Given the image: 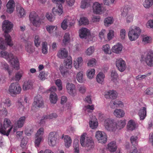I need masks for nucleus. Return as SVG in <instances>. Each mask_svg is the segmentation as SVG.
Listing matches in <instances>:
<instances>
[{
  "label": "nucleus",
  "mask_w": 153,
  "mask_h": 153,
  "mask_svg": "<svg viewBox=\"0 0 153 153\" xmlns=\"http://www.w3.org/2000/svg\"><path fill=\"white\" fill-rule=\"evenodd\" d=\"M126 120H120L117 122L110 118H108L104 120L103 126L106 130L108 131L114 132L117 129H121L126 125Z\"/></svg>",
  "instance_id": "nucleus-1"
},
{
  "label": "nucleus",
  "mask_w": 153,
  "mask_h": 153,
  "mask_svg": "<svg viewBox=\"0 0 153 153\" xmlns=\"http://www.w3.org/2000/svg\"><path fill=\"white\" fill-rule=\"evenodd\" d=\"M13 25L10 21L5 20L3 22L2 25V30L5 34L4 35L5 40L7 44L10 47L13 45L11 37L8 33L10 32L13 29Z\"/></svg>",
  "instance_id": "nucleus-2"
},
{
  "label": "nucleus",
  "mask_w": 153,
  "mask_h": 153,
  "mask_svg": "<svg viewBox=\"0 0 153 153\" xmlns=\"http://www.w3.org/2000/svg\"><path fill=\"white\" fill-rule=\"evenodd\" d=\"M0 57L5 59L13 66L14 68L16 70H19L20 64L18 58L11 53H9L6 51H2L0 52Z\"/></svg>",
  "instance_id": "nucleus-3"
},
{
  "label": "nucleus",
  "mask_w": 153,
  "mask_h": 153,
  "mask_svg": "<svg viewBox=\"0 0 153 153\" xmlns=\"http://www.w3.org/2000/svg\"><path fill=\"white\" fill-rule=\"evenodd\" d=\"M80 142L81 146L89 150L94 147V143L92 138L88 136L85 133H83L81 136Z\"/></svg>",
  "instance_id": "nucleus-4"
},
{
  "label": "nucleus",
  "mask_w": 153,
  "mask_h": 153,
  "mask_svg": "<svg viewBox=\"0 0 153 153\" xmlns=\"http://www.w3.org/2000/svg\"><path fill=\"white\" fill-rule=\"evenodd\" d=\"M141 32L140 28L137 26H131L128 32V36L129 40L133 41L137 40L139 37Z\"/></svg>",
  "instance_id": "nucleus-5"
},
{
  "label": "nucleus",
  "mask_w": 153,
  "mask_h": 153,
  "mask_svg": "<svg viewBox=\"0 0 153 153\" xmlns=\"http://www.w3.org/2000/svg\"><path fill=\"white\" fill-rule=\"evenodd\" d=\"M11 122L7 118L4 119L3 122V127L2 125H0V133L8 136L11 130L13 128V125L11 126Z\"/></svg>",
  "instance_id": "nucleus-6"
},
{
  "label": "nucleus",
  "mask_w": 153,
  "mask_h": 153,
  "mask_svg": "<svg viewBox=\"0 0 153 153\" xmlns=\"http://www.w3.org/2000/svg\"><path fill=\"white\" fill-rule=\"evenodd\" d=\"M121 16L123 18L126 17V21L127 23H129L133 21L134 15L131 9L130 8H124L121 13Z\"/></svg>",
  "instance_id": "nucleus-7"
},
{
  "label": "nucleus",
  "mask_w": 153,
  "mask_h": 153,
  "mask_svg": "<svg viewBox=\"0 0 153 153\" xmlns=\"http://www.w3.org/2000/svg\"><path fill=\"white\" fill-rule=\"evenodd\" d=\"M21 91L20 85L17 82L12 83L10 85L8 90L9 94L12 96L20 94Z\"/></svg>",
  "instance_id": "nucleus-8"
},
{
  "label": "nucleus",
  "mask_w": 153,
  "mask_h": 153,
  "mask_svg": "<svg viewBox=\"0 0 153 153\" xmlns=\"http://www.w3.org/2000/svg\"><path fill=\"white\" fill-rule=\"evenodd\" d=\"M30 23L36 27H39L41 24V19L37 13L34 11L31 12L29 15Z\"/></svg>",
  "instance_id": "nucleus-9"
},
{
  "label": "nucleus",
  "mask_w": 153,
  "mask_h": 153,
  "mask_svg": "<svg viewBox=\"0 0 153 153\" xmlns=\"http://www.w3.org/2000/svg\"><path fill=\"white\" fill-rule=\"evenodd\" d=\"M58 135L56 131L51 132L48 137V143L51 146L53 147L58 143Z\"/></svg>",
  "instance_id": "nucleus-10"
},
{
  "label": "nucleus",
  "mask_w": 153,
  "mask_h": 153,
  "mask_svg": "<svg viewBox=\"0 0 153 153\" xmlns=\"http://www.w3.org/2000/svg\"><path fill=\"white\" fill-rule=\"evenodd\" d=\"M95 136L98 143L102 144H105L106 143L107 140V136L104 132L98 131L96 132Z\"/></svg>",
  "instance_id": "nucleus-11"
},
{
  "label": "nucleus",
  "mask_w": 153,
  "mask_h": 153,
  "mask_svg": "<svg viewBox=\"0 0 153 153\" xmlns=\"http://www.w3.org/2000/svg\"><path fill=\"white\" fill-rule=\"evenodd\" d=\"M92 8L93 12L97 14L102 13L104 10V8L102 4H100L97 2H95L93 3Z\"/></svg>",
  "instance_id": "nucleus-12"
},
{
  "label": "nucleus",
  "mask_w": 153,
  "mask_h": 153,
  "mask_svg": "<svg viewBox=\"0 0 153 153\" xmlns=\"http://www.w3.org/2000/svg\"><path fill=\"white\" fill-rule=\"evenodd\" d=\"M44 103L43 98L40 95H37L35 97L34 101L32 105V108L43 107Z\"/></svg>",
  "instance_id": "nucleus-13"
},
{
  "label": "nucleus",
  "mask_w": 153,
  "mask_h": 153,
  "mask_svg": "<svg viewBox=\"0 0 153 153\" xmlns=\"http://www.w3.org/2000/svg\"><path fill=\"white\" fill-rule=\"evenodd\" d=\"M116 65L118 70L121 72L124 71L126 68L125 62L121 58H119L116 60Z\"/></svg>",
  "instance_id": "nucleus-14"
},
{
  "label": "nucleus",
  "mask_w": 153,
  "mask_h": 153,
  "mask_svg": "<svg viewBox=\"0 0 153 153\" xmlns=\"http://www.w3.org/2000/svg\"><path fill=\"white\" fill-rule=\"evenodd\" d=\"M26 119V117L25 116H22L19 118L17 121V124L15 123L13 125V131L16 132L18 130L19 128H21L23 127Z\"/></svg>",
  "instance_id": "nucleus-15"
},
{
  "label": "nucleus",
  "mask_w": 153,
  "mask_h": 153,
  "mask_svg": "<svg viewBox=\"0 0 153 153\" xmlns=\"http://www.w3.org/2000/svg\"><path fill=\"white\" fill-rule=\"evenodd\" d=\"M66 88L67 92L72 96H74L76 94L75 86L74 84L68 82L67 83Z\"/></svg>",
  "instance_id": "nucleus-16"
},
{
  "label": "nucleus",
  "mask_w": 153,
  "mask_h": 153,
  "mask_svg": "<svg viewBox=\"0 0 153 153\" xmlns=\"http://www.w3.org/2000/svg\"><path fill=\"white\" fill-rule=\"evenodd\" d=\"M145 61L146 65L149 66H153V52L149 51L145 58Z\"/></svg>",
  "instance_id": "nucleus-17"
},
{
  "label": "nucleus",
  "mask_w": 153,
  "mask_h": 153,
  "mask_svg": "<svg viewBox=\"0 0 153 153\" xmlns=\"http://www.w3.org/2000/svg\"><path fill=\"white\" fill-rule=\"evenodd\" d=\"M25 51L29 54L33 53L35 51V48L33 45V43L30 41H27L25 42Z\"/></svg>",
  "instance_id": "nucleus-18"
},
{
  "label": "nucleus",
  "mask_w": 153,
  "mask_h": 153,
  "mask_svg": "<svg viewBox=\"0 0 153 153\" xmlns=\"http://www.w3.org/2000/svg\"><path fill=\"white\" fill-rule=\"evenodd\" d=\"M71 18L70 17H68L65 18L61 24V27L63 30H66L68 25L71 27L74 25V23L71 20Z\"/></svg>",
  "instance_id": "nucleus-19"
},
{
  "label": "nucleus",
  "mask_w": 153,
  "mask_h": 153,
  "mask_svg": "<svg viewBox=\"0 0 153 153\" xmlns=\"http://www.w3.org/2000/svg\"><path fill=\"white\" fill-rule=\"evenodd\" d=\"M79 33L81 38L86 39L90 35V31L86 28L82 27L79 30Z\"/></svg>",
  "instance_id": "nucleus-20"
},
{
  "label": "nucleus",
  "mask_w": 153,
  "mask_h": 153,
  "mask_svg": "<svg viewBox=\"0 0 153 153\" xmlns=\"http://www.w3.org/2000/svg\"><path fill=\"white\" fill-rule=\"evenodd\" d=\"M117 92L114 90L107 91L104 94V97L106 99H115L117 97Z\"/></svg>",
  "instance_id": "nucleus-21"
},
{
  "label": "nucleus",
  "mask_w": 153,
  "mask_h": 153,
  "mask_svg": "<svg viewBox=\"0 0 153 153\" xmlns=\"http://www.w3.org/2000/svg\"><path fill=\"white\" fill-rule=\"evenodd\" d=\"M123 46L120 43H117L111 48V51L114 53L119 54L121 53L123 50Z\"/></svg>",
  "instance_id": "nucleus-22"
},
{
  "label": "nucleus",
  "mask_w": 153,
  "mask_h": 153,
  "mask_svg": "<svg viewBox=\"0 0 153 153\" xmlns=\"http://www.w3.org/2000/svg\"><path fill=\"white\" fill-rule=\"evenodd\" d=\"M82 58V57H78L74 61L73 65L75 69L79 70L83 65Z\"/></svg>",
  "instance_id": "nucleus-23"
},
{
  "label": "nucleus",
  "mask_w": 153,
  "mask_h": 153,
  "mask_svg": "<svg viewBox=\"0 0 153 153\" xmlns=\"http://www.w3.org/2000/svg\"><path fill=\"white\" fill-rule=\"evenodd\" d=\"M138 115L140 120H143L146 116V106L144 105L139 109L138 111Z\"/></svg>",
  "instance_id": "nucleus-24"
},
{
  "label": "nucleus",
  "mask_w": 153,
  "mask_h": 153,
  "mask_svg": "<svg viewBox=\"0 0 153 153\" xmlns=\"http://www.w3.org/2000/svg\"><path fill=\"white\" fill-rule=\"evenodd\" d=\"M0 68L7 71L9 76L12 75L13 70L9 67L8 65L6 62H0Z\"/></svg>",
  "instance_id": "nucleus-25"
},
{
  "label": "nucleus",
  "mask_w": 153,
  "mask_h": 153,
  "mask_svg": "<svg viewBox=\"0 0 153 153\" xmlns=\"http://www.w3.org/2000/svg\"><path fill=\"white\" fill-rule=\"evenodd\" d=\"M57 116V114L56 113H52L49 114L44 115L42 117L40 121V123L41 124H42L45 122V121L47 120L56 118Z\"/></svg>",
  "instance_id": "nucleus-26"
},
{
  "label": "nucleus",
  "mask_w": 153,
  "mask_h": 153,
  "mask_svg": "<svg viewBox=\"0 0 153 153\" xmlns=\"http://www.w3.org/2000/svg\"><path fill=\"white\" fill-rule=\"evenodd\" d=\"M7 11L9 13H12L15 9V3L13 0H9L7 5Z\"/></svg>",
  "instance_id": "nucleus-27"
},
{
  "label": "nucleus",
  "mask_w": 153,
  "mask_h": 153,
  "mask_svg": "<svg viewBox=\"0 0 153 153\" xmlns=\"http://www.w3.org/2000/svg\"><path fill=\"white\" fill-rule=\"evenodd\" d=\"M53 13L55 15L60 16L63 12V8L62 4L57 5L55 7H54L52 9Z\"/></svg>",
  "instance_id": "nucleus-28"
},
{
  "label": "nucleus",
  "mask_w": 153,
  "mask_h": 153,
  "mask_svg": "<svg viewBox=\"0 0 153 153\" xmlns=\"http://www.w3.org/2000/svg\"><path fill=\"white\" fill-rule=\"evenodd\" d=\"M62 138L63 140L65 146L66 148H69L71 146L72 143V140L70 137L68 135H65L63 134Z\"/></svg>",
  "instance_id": "nucleus-29"
},
{
  "label": "nucleus",
  "mask_w": 153,
  "mask_h": 153,
  "mask_svg": "<svg viewBox=\"0 0 153 153\" xmlns=\"http://www.w3.org/2000/svg\"><path fill=\"white\" fill-rule=\"evenodd\" d=\"M48 32L50 34L53 33L56 37H57V27L56 25H48L46 27Z\"/></svg>",
  "instance_id": "nucleus-30"
},
{
  "label": "nucleus",
  "mask_w": 153,
  "mask_h": 153,
  "mask_svg": "<svg viewBox=\"0 0 153 153\" xmlns=\"http://www.w3.org/2000/svg\"><path fill=\"white\" fill-rule=\"evenodd\" d=\"M16 13L18 17L20 18L24 17L26 15V12L24 9L20 6L16 7Z\"/></svg>",
  "instance_id": "nucleus-31"
},
{
  "label": "nucleus",
  "mask_w": 153,
  "mask_h": 153,
  "mask_svg": "<svg viewBox=\"0 0 153 153\" xmlns=\"http://www.w3.org/2000/svg\"><path fill=\"white\" fill-rule=\"evenodd\" d=\"M68 51L65 48H62L59 50L57 53V56L59 58L63 59L68 57Z\"/></svg>",
  "instance_id": "nucleus-32"
},
{
  "label": "nucleus",
  "mask_w": 153,
  "mask_h": 153,
  "mask_svg": "<svg viewBox=\"0 0 153 153\" xmlns=\"http://www.w3.org/2000/svg\"><path fill=\"white\" fill-rule=\"evenodd\" d=\"M72 58L68 56L67 59L64 60L63 65L64 67L67 69H71L72 68Z\"/></svg>",
  "instance_id": "nucleus-33"
},
{
  "label": "nucleus",
  "mask_w": 153,
  "mask_h": 153,
  "mask_svg": "<svg viewBox=\"0 0 153 153\" xmlns=\"http://www.w3.org/2000/svg\"><path fill=\"white\" fill-rule=\"evenodd\" d=\"M107 149L109 151L111 152L116 151L117 149L116 142L113 141L109 143L107 145Z\"/></svg>",
  "instance_id": "nucleus-34"
},
{
  "label": "nucleus",
  "mask_w": 153,
  "mask_h": 153,
  "mask_svg": "<svg viewBox=\"0 0 153 153\" xmlns=\"http://www.w3.org/2000/svg\"><path fill=\"white\" fill-rule=\"evenodd\" d=\"M105 78L104 74L102 72H100L97 75L96 79L98 83L101 84H103L104 82V79Z\"/></svg>",
  "instance_id": "nucleus-35"
},
{
  "label": "nucleus",
  "mask_w": 153,
  "mask_h": 153,
  "mask_svg": "<svg viewBox=\"0 0 153 153\" xmlns=\"http://www.w3.org/2000/svg\"><path fill=\"white\" fill-rule=\"evenodd\" d=\"M127 129L129 131H133L136 128V123L135 121L133 120H130L127 124Z\"/></svg>",
  "instance_id": "nucleus-36"
},
{
  "label": "nucleus",
  "mask_w": 153,
  "mask_h": 153,
  "mask_svg": "<svg viewBox=\"0 0 153 153\" xmlns=\"http://www.w3.org/2000/svg\"><path fill=\"white\" fill-rule=\"evenodd\" d=\"M89 126L92 129L96 128L98 126V121L97 119L95 117L91 119L89 122Z\"/></svg>",
  "instance_id": "nucleus-37"
},
{
  "label": "nucleus",
  "mask_w": 153,
  "mask_h": 153,
  "mask_svg": "<svg viewBox=\"0 0 153 153\" xmlns=\"http://www.w3.org/2000/svg\"><path fill=\"white\" fill-rule=\"evenodd\" d=\"M102 50L105 54L110 55L112 53L110 45L106 44L102 46Z\"/></svg>",
  "instance_id": "nucleus-38"
},
{
  "label": "nucleus",
  "mask_w": 153,
  "mask_h": 153,
  "mask_svg": "<svg viewBox=\"0 0 153 153\" xmlns=\"http://www.w3.org/2000/svg\"><path fill=\"white\" fill-rule=\"evenodd\" d=\"M76 78L79 83H83L85 81L83 72L80 71L78 72L76 74Z\"/></svg>",
  "instance_id": "nucleus-39"
},
{
  "label": "nucleus",
  "mask_w": 153,
  "mask_h": 153,
  "mask_svg": "<svg viewBox=\"0 0 153 153\" xmlns=\"http://www.w3.org/2000/svg\"><path fill=\"white\" fill-rule=\"evenodd\" d=\"M71 36L69 33H66L63 36V39L62 41V45H66L69 43L71 41Z\"/></svg>",
  "instance_id": "nucleus-40"
},
{
  "label": "nucleus",
  "mask_w": 153,
  "mask_h": 153,
  "mask_svg": "<svg viewBox=\"0 0 153 153\" xmlns=\"http://www.w3.org/2000/svg\"><path fill=\"white\" fill-rule=\"evenodd\" d=\"M114 115L117 117H122L125 116V113L123 110L120 109H116L113 112Z\"/></svg>",
  "instance_id": "nucleus-41"
},
{
  "label": "nucleus",
  "mask_w": 153,
  "mask_h": 153,
  "mask_svg": "<svg viewBox=\"0 0 153 153\" xmlns=\"http://www.w3.org/2000/svg\"><path fill=\"white\" fill-rule=\"evenodd\" d=\"M95 71L94 69L91 68L88 69L86 72L87 78L89 79H92L94 76Z\"/></svg>",
  "instance_id": "nucleus-42"
},
{
  "label": "nucleus",
  "mask_w": 153,
  "mask_h": 153,
  "mask_svg": "<svg viewBox=\"0 0 153 153\" xmlns=\"http://www.w3.org/2000/svg\"><path fill=\"white\" fill-rule=\"evenodd\" d=\"M118 74L116 71L115 70L112 71L111 72L110 79L116 85L118 83Z\"/></svg>",
  "instance_id": "nucleus-43"
},
{
  "label": "nucleus",
  "mask_w": 153,
  "mask_h": 153,
  "mask_svg": "<svg viewBox=\"0 0 153 153\" xmlns=\"http://www.w3.org/2000/svg\"><path fill=\"white\" fill-rule=\"evenodd\" d=\"M91 2V0H82L80 7L83 9L87 8L90 6Z\"/></svg>",
  "instance_id": "nucleus-44"
},
{
  "label": "nucleus",
  "mask_w": 153,
  "mask_h": 153,
  "mask_svg": "<svg viewBox=\"0 0 153 153\" xmlns=\"http://www.w3.org/2000/svg\"><path fill=\"white\" fill-rule=\"evenodd\" d=\"M24 74L22 70H20L17 72L15 74V77H13L11 79V80L14 79L16 81H19L22 77Z\"/></svg>",
  "instance_id": "nucleus-45"
},
{
  "label": "nucleus",
  "mask_w": 153,
  "mask_h": 153,
  "mask_svg": "<svg viewBox=\"0 0 153 153\" xmlns=\"http://www.w3.org/2000/svg\"><path fill=\"white\" fill-rule=\"evenodd\" d=\"M58 97L57 94L55 93H51L49 97V100L51 103L55 104L57 100Z\"/></svg>",
  "instance_id": "nucleus-46"
},
{
  "label": "nucleus",
  "mask_w": 153,
  "mask_h": 153,
  "mask_svg": "<svg viewBox=\"0 0 153 153\" xmlns=\"http://www.w3.org/2000/svg\"><path fill=\"white\" fill-rule=\"evenodd\" d=\"M59 70L61 74L63 77H65L69 75V71L65 69L62 65H60Z\"/></svg>",
  "instance_id": "nucleus-47"
},
{
  "label": "nucleus",
  "mask_w": 153,
  "mask_h": 153,
  "mask_svg": "<svg viewBox=\"0 0 153 153\" xmlns=\"http://www.w3.org/2000/svg\"><path fill=\"white\" fill-rule=\"evenodd\" d=\"M114 21V20L112 17H108L104 20V25L106 26H108L113 23Z\"/></svg>",
  "instance_id": "nucleus-48"
},
{
  "label": "nucleus",
  "mask_w": 153,
  "mask_h": 153,
  "mask_svg": "<svg viewBox=\"0 0 153 153\" xmlns=\"http://www.w3.org/2000/svg\"><path fill=\"white\" fill-rule=\"evenodd\" d=\"M1 102L3 103L6 107H10L12 105V102L10 99L8 98L1 99Z\"/></svg>",
  "instance_id": "nucleus-49"
},
{
  "label": "nucleus",
  "mask_w": 153,
  "mask_h": 153,
  "mask_svg": "<svg viewBox=\"0 0 153 153\" xmlns=\"http://www.w3.org/2000/svg\"><path fill=\"white\" fill-rule=\"evenodd\" d=\"M33 84L30 81H28L24 84L23 86V89L24 90H27L32 88Z\"/></svg>",
  "instance_id": "nucleus-50"
},
{
  "label": "nucleus",
  "mask_w": 153,
  "mask_h": 153,
  "mask_svg": "<svg viewBox=\"0 0 153 153\" xmlns=\"http://www.w3.org/2000/svg\"><path fill=\"white\" fill-rule=\"evenodd\" d=\"M5 42L4 39L0 38V49L2 50H5L7 49V45H9L5 41Z\"/></svg>",
  "instance_id": "nucleus-51"
},
{
  "label": "nucleus",
  "mask_w": 153,
  "mask_h": 153,
  "mask_svg": "<svg viewBox=\"0 0 153 153\" xmlns=\"http://www.w3.org/2000/svg\"><path fill=\"white\" fill-rule=\"evenodd\" d=\"M97 62L96 59L94 58L89 59L87 63V66L90 67H94L96 65Z\"/></svg>",
  "instance_id": "nucleus-52"
},
{
  "label": "nucleus",
  "mask_w": 153,
  "mask_h": 153,
  "mask_svg": "<svg viewBox=\"0 0 153 153\" xmlns=\"http://www.w3.org/2000/svg\"><path fill=\"white\" fill-rule=\"evenodd\" d=\"M114 31L113 30H110L107 34V38L109 41L113 39L114 37Z\"/></svg>",
  "instance_id": "nucleus-53"
},
{
  "label": "nucleus",
  "mask_w": 153,
  "mask_h": 153,
  "mask_svg": "<svg viewBox=\"0 0 153 153\" xmlns=\"http://www.w3.org/2000/svg\"><path fill=\"white\" fill-rule=\"evenodd\" d=\"M94 46H90L86 50L85 53L87 56H91L94 53Z\"/></svg>",
  "instance_id": "nucleus-54"
},
{
  "label": "nucleus",
  "mask_w": 153,
  "mask_h": 153,
  "mask_svg": "<svg viewBox=\"0 0 153 153\" xmlns=\"http://www.w3.org/2000/svg\"><path fill=\"white\" fill-rule=\"evenodd\" d=\"M79 23L80 25H87L89 24V21L87 18L82 17L80 19L79 21Z\"/></svg>",
  "instance_id": "nucleus-55"
},
{
  "label": "nucleus",
  "mask_w": 153,
  "mask_h": 153,
  "mask_svg": "<svg viewBox=\"0 0 153 153\" xmlns=\"http://www.w3.org/2000/svg\"><path fill=\"white\" fill-rule=\"evenodd\" d=\"M48 43L46 42H43L42 44V51L44 54H46L48 52Z\"/></svg>",
  "instance_id": "nucleus-56"
},
{
  "label": "nucleus",
  "mask_w": 153,
  "mask_h": 153,
  "mask_svg": "<svg viewBox=\"0 0 153 153\" xmlns=\"http://www.w3.org/2000/svg\"><path fill=\"white\" fill-rule=\"evenodd\" d=\"M94 106L93 105H89L85 106L83 108V109L86 113L87 112H91L94 109Z\"/></svg>",
  "instance_id": "nucleus-57"
},
{
  "label": "nucleus",
  "mask_w": 153,
  "mask_h": 153,
  "mask_svg": "<svg viewBox=\"0 0 153 153\" xmlns=\"http://www.w3.org/2000/svg\"><path fill=\"white\" fill-rule=\"evenodd\" d=\"M153 4V0H145L143 6L146 8H149Z\"/></svg>",
  "instance_id": "nucleus-58"
},
{
  "label": "nucleus",
  "mask_w": 153,
  "mask_h": 153,
  "mask_svg": "<svg viewBox=\"0 0 153 153\" xmlns=\"http://www.w3.org/2000/svg\"><path fill=\"white\" fill-rule=\"evenodd\" d=\"M137 139L138 137L137 136H132L130 138V140L132 145L136 147L137 145Z\"/></svg>",
  "instance_id": "nucleus-59"
},
{
  "label": "nucleus",
  "mask_w": 153,
  "mask_h": 153,
  "mask_svg": "<svg viewBox=\"0 0 153 153\" xmlns=\"http://www.w3.org/2000/svg\"><path fill=\"white\" fill-rule=\"evenodd\" d=\"M96 116L97 117L99 120L100 121H102L107 118H105V116L104 114L100 111H97L96 113ZM103 121V124H104Z\"/></svg>",
  "instance_id": "nucleus-60"
},
{
  "label": "nucleus",
  "mask_w": 153,
  "mask_h": 153,
  "mask_svg": "<svg viewBox=\"0 0 153 153\" xmlns=\"http://www.w3.org/2000/svg\"><path fill=\"white\" fill-rule=\"evenodd\" d=\"M17 106L18 110L20 112L25 111V108L23 105L22 103L19 101L17 104Z\"/></svg>",
  "instance_id": "nucleus-61"
},
{
  "label": "nucleus",
  "mask_w": 153,
  "mask_h": 153,
  "mask_svg": "<svg viewBox=\"0 0 153 153\" xmlns=\"http://www.w3.org/2000/svg\"><path fill=\"white\" fill-rule=\"evenodd\" d=\"M41 42V41L39 36L38 35H36L35 36L34 39L35 45L36 47H38L39 46Z\"/></svg>",
  "instance_id": "nucleus-62"
},
{
  "label": "nucleus",
  "mask_w": 153,
  "mask_h": 153,
  "mask_svg": "<svg viewBox=\"0 0 153 153\" xmlns=\"http://www.w3.org/2000/svg\"><path fill=\"white\" fill-rule=\"evenodd\" d=\"M43 137L36 136L35 140V146L36 147H38L41 141L43 140Z\"/></svg>",
  "instance_id": "nucleus-63"
},
{
  "label": "nucleus",
  "mask_w": 153,
  "mask_h": 153,
  "mask_svg": "<svg viewBox=\"0 0 153 153\" xmlns=\"http://www.w3.org/2000/svg\"><path fill=\"white\" fill-rule=\"evenodd\" d=\"M78 89L79 92L81 94H84L86 91V87L83 85H79L78 86Z\"/></svg>",
  "instance_id": "nucleus-64"
}]
</instances>
